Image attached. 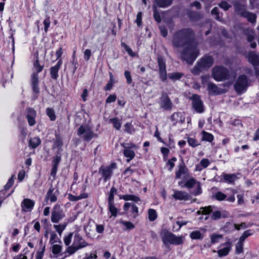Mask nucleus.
Here are the masks:
<instances>
[{
	"label": "nucleus",
	"mask_w": 259,
	"mask_h": 259,
	"mask_svg": "<svg viewBox=\"0 0 259 259\" xmlns=\"http://www.w3.org/2000/svg\"><path fill=\"white\" fill-rule=\"evenodd\" d=\"M194 33L189 28L183 29L176 32L173 36L172 44L174 47H185L193 42Z\"/></svg>",
	"instance_id": "f257e3e1"
},
{
	"label": "nucleus",
	"mask_w": 259,
	"mask_h": 259,
	"mask_svg": "<svg viewBox=\"0 0 259 259\" xmlns=\"http://www.w3.org/2000/svg\"><path fill=\"white\" fill-rule=\"evenodd\" d=\"M199 53L197 45L193 41L185 47L181 52V58L189 64H192Z\"/></svg>",
	"instance_id": "f03ea898"
},
{
	"label": "nucleus",
	"mask_w": 259,
	"mask_h": 259,
	"mask_svg": "<svg viewBox=\"0 0 259 259\" xmlns=\"http://www.w3.org/2000/svg\"><path fill=\"white\" fill-rule=\"evenodd\" d=\"M213 63V59L210 56H205L197 62L192 72L195 74H198L200 72L210 68Z\"/></svg>",
	"instance_id": "7ed1b4c3"
},
{
	"label": "nucleus",
	"mask_w": 259,
	"mask_h": 259,
	"mask_svg": "<svg viewBox=\"0 0 259 259\" xmlns=\"http://www.w3.org/2000/svg\"><path fill=\"white\" fill-rule=\"evenodd\" d=\"M160 235L162 240L165 245L169 244L180 245L183 244L184 242L183 237L177 236L166 230H163L160 233Z\"/></svg>",
	"instance_id": "20e7f679"
},
{
	"label": "nucleus",
	"mask_w": 259,
	"mask_h": 259,
	"mask_svg": "<svg viewBox=\"0 0 259 259\" xmlns=\"http://www.w3.org/2000/svg\"><path fill=\"white\" fill-rule=\"evenodd\" d=\"M211 75L215 80L221 81L228 78L229 71L224 67L217 66L212 69Z\"/></svg>",
	"instance_id": "39448f33"
},
{
	"label": "nucleus",
	"mask_w": 259,
	"mask_h": 259,
	"mask_svg": "<svg viewBox=\"0 0 259 259\" xmlns=\"http://www.w3.org/2000/svg\"><path fill=\"white\" fill-rule=\"evenodd\" d=\"M248 85V80L246 75H240L234 84V88L238 94L245 91Z\"/></svg>",
	"instance_id": "423d86ee"
},
{
	"label": "nucleus",
	"mask_w": 259,
	"mask_h": 259,
	"mask_svg": "<svg viewBox=\"0 0 259 259\" xmlns=\"http://www.w3.org/2000/svg\"><path fill=\"white\" fill-rule=\"evenodd\" d=\"M65 214L59 205L56 204L53 208L51 214V221L54 223H57L61 221Z\"/></svg>",
	"instance_id": "0eeeda50"
},
{
	"label": "nucleus",
	"mask_w": 259,
	"mask_h": 259,
	"mask_svg": "<svg viewBox=\"0 0 259 259\" xmlns=\"http://www.w3.org/2000/svg\"><path fill=\"white\" fill-rule=\"evenodd\" d=\"M246 58L247 59L248 62L250 63L257 70L259 66V56L256 52L254 51H249L244 54Z\"/></svg>",
	"instance_id": "6e6552de"
},
{
	"label": "nucleus",
	"mask_w": 259,
	"mask_h": 259,
	"mask_svg": "<svg viewBox=\"0 0 259 259\" xmlns=\"http://www.w3.org/2000/svg\"><path fill=\"white\" fill-rule=\"evenodd\" d=\"M159 103L160 107L164 110H170L172 108V103L166 93H162Z\"/></svg>",
	"instance_id": "1a4fd4ad"
},
{
	"label": "nucleus",
	"mask_w": 259,
	"mask_h": 259,
	"mask_svg": "<svg viewBox=\"0 0 259 259\" xmlns=\"http://www.w3.org/2000/svg\"><path fill=\"white\" fill-rule=\"evenodd\" d=\"M158 64L160 78L161 80L164 81L166 80L167 78V74L166 71L165 61L164 59L161 56H158Z\"/></svg>",
	"instance_id": "9d476101"
},
{
	"label": "nucleus",
	"mask_w": 259,
	"mask_h": 259,
	"mask_svg": "<svg viewBox=\"0 0 259 259\" xmlns=\"http://www.w3.org/2000/svg\"><path fill=\"white\" fill-rule=\"evenodd\" d=\"M72 244L78 249L85 247L89 245L78 233L75 234Z\"/></svg>",
	"instance_id": "9b49d317"
},
{
	"label": "nucleus",
	"mask_w": 259,
	"mask_h": 259,
	"mask_svg": "<svg viewBox=\"0 0 259 259\" xmlns=\"http://www.w3.org/2000/svg\"><path fill=\"white\" fill-rule=\"evenodd\" d=\"M192 100L193 101L192 105L193 108L197 112L202 113L204 111L202 102L200 99L199 96L196 95H194L192 97Z\"/></svg>",
	"instance_id": "f8f14e48"
},
{
	"label": "nucleus",
	"mask_w": 259,
	"mask_h": 259,
	"mask_svg": "<svg viewBox=\"0 0 259 259\" xmlns=\"http://www.w3.org/2000/svg\"><path fill=\"white\" fill-rule=\"evenodd\" d=\"M77 132L78 135L84 134L83 137L85 140H91L95 135L91 128L88 126H80L78 129Z\"/></svg>",
	"instance_id": "ddd939ff"
},
{
	"label": "nucleus",
	"mask_w": 259,
	"mask_h": 259,
	"mask_svg": "<svg viewBox=\"0 0 259 259\" xmlns=\"http://www.w3.org/2000/svg\"><path fill=\"white\" fill-rule=\"evenodd\" d=\"M116 164L113 163L107 167L104 168L101 167L100 169V171L101 172L105 181H106L111 177L112 174V170L116 168Z\"/></svg>",
	"instance_id": "4468645a"
},
{
	"label": "nucleus",
	"mask_w": 259,
	"mask_h": 259,
	"mask_svg": "<svg viewBox=\"0 0 259 259\" xmlns=\"http://www.w3.org/2000/svg\"><path fill=\"white\" fill-rule=\"evenodd\" d=\"M34 205V202L28 198L24 199L21 203L22 210L24 212L30 211Z\"/></svg>",
	"instance_id": "2eb2a0df"
},
{
	"label": "nucleus",
	"mask_w": 259,
	"mask_h": 259,
	"mask_svg": "<svg viewBox=\"0 0 259 259\" xmlns=\"http://www.w3.org/2000/svg\"><path fill=\"white\" fill-rule=\"evenodd\" d=\"M207 90L209 94L212 95H217L224 93L223 89H220L212 82H209L208 83Z\"/></svg>",
	"instance_id": "dca6fc26"
},
{
	"label": "nucleus",
	"mask_w": 259,
	"mask_h": 259,
	"mask_svg": "<svg viewBox=\"0 0 259 259\" xmlns=\"http://www.w3.org/2000/svg\"><path fill=\"white\" fill-rule=\"evenodd\" d=\"M172 196L174 199L179 200H187L189 198V195L187 192L178 190H174Z\"/></svg>",
	"instance_id": "f3484780"
},
{
	"label": "nucleus",
	"mask_w": 259,
	"mask_h": 259,
	"mask_svg": "<svg viewBox=\"0 0 259 259\" xmlns=\"http://www.w3.org/2000/svg\"><path fill=\"white\" fill-rule=\"evenodd\" d=\"M36 112L32 108L27 109V119L29 125L33 126L35 124V118L36 117Z\"/></svg>",
	"instance_id": "a211bd4d"
},
{
	"label": "nucleus",
	"mask_w": 259,
	"mask_h": 259,
	"mask_svg": "<svg viewBox=\"0 0 259 259\" xmlns=\"http://www.w3.org/2000/svg\"><path fill=\"white\" fill-rule=\"evenodd\" d=\"M247 40L250 43V47L251 48H255L256 47V44L255 42H252L254 39L255 33L252 30H247L246 32Z\"/></svg>",
	"instance_id": "6ab92c4d"
},
{
	"label": "nucleus",
	"mask_w": 259,
	"mask_h": 259,
	"mask_svg": "<svg viewBox=\"0 0 259 259\" xmlns=\"http://www.w3.org/2000/svg\"><path fill=\"white\" fill-rule=\"evenodd\" d=\"M188 172V169L184 163L179 165V169L176 171V178L180 179L182 176L186 175Z\"/></svg>",
	"instance_id": "aec40b11"
},
{
	"label": "nucleus",
	"mask_w": 259,
	"mask_h": 259,
	"mask_svg": "<svg viewBox=\"0 0 259 259\" xmlns=\"http://www.w3.org/2000/svg\"><path fill=\"white\" fill-rule=\"evenodd\" d=\"M122 145L124 148H125L124 150L123 154L127 158V162H128L135 157V152L134 151L128 149L127 147L125 146L123 144H122Z\"/></svg>",
	"instance_id": "412c9836"
},
{
	"label": "nucleus",
	"mask_w": 259,
	"mask_h": 259,
	"mask_svg": "<svg viewBox=\"0 0 259 259\" xmlns=\"http://www.w3.org/2000/svg\"><path fill=\"white\" fill-rule=\"evenodd\" d=\"M54 191V189L53 187H50L46 196L45 199L46 200L50 199L52 202L57 201V195L55 193H53Z\"/></svg>",
	"instance_id": "4be33fe9"
},
{
	"label": "nucleus",
	"mask_w": 259,
	"mask_h": 259,
	"mask_svg": "<svg viewBox=\"0 0 259 259\" xmlns=\"http://www.w3.org/2000/svg\"><path fill=\"white\" fill-rule=\"evenodd\" d=\"M38 76L37 73H34L32 78V85L33 91L36 93H38L39 89L38 85Z\"/></svg>",
	"instance_id": "5701e85b"
},
{
	"label": "nucleus",
	"mask_w": 259,
	"mask_h": 259,
	"mask_svg": "<svg viewBox=\"0 0 259 259\" xmlns=\"http://www.w3.org/2000/svg\"><path fill=\"white\" fill-rule=\"evenodd\" d=\"M231 244L228 243L227 246L218 251V256L220 257L226 256L231 250Z\"/></svg>",
	"instance_id": "b1692460"
},
{
	"label": "nucleus",
	"mask_w": 259,
	"mask_h": 259,
	"mask_svg": "<svg viewBox=\"0 0 259 259\" xmlns=\"http://www.w3.org/2000/svg\"><path fill=\"white\" fill-rule=\"evenodd\" d=\"M235 10L239 14L241 15H244V13L247 11H245V7L243 4H240L238 3H236L234 5Z\"/></svg>",
	"instance_id": "393cba45"
},
{
	"label": "nucleus",
	"mask_w": 259,
	"mask_h": 259,
	"mask_svg": "<svg viewBox=\"0 0 259 259\" xmlns=\"http://www.w3.org/2000/svg\"><path fill=\"white\" fill-rule=\"evenodd\" d=\"M157 5L159 7H166L169 6L172 0H155Z\"/></svg>",
	"instance_id": "a878e982"
},
{
	"label": "nucleus",
	"mask_w": 259,
	"mask_h": 259,
	"mask_svg": "<svg viewBox=\"0 0 259 259\" xmlns=\"http://www.w3.org/2000/svg\"><path fill=\"white\" fill-rule=\"evenodd\" d=\"M109 122L112 123L113 125V127L117 130H119L121 122L120 120L117 118H113L109 119Z\"/></svg>",
	"instance_id": "bb28decb"
},
{
	"label": "nucleus",
	"mask_w": 259,
	"mask_h": 259,
	"mask_svg": "<svg viewBox=\"0 0 259 259\" xmlns=\"http://www.w3.org/2000/svg\"><path fill=\"white\" fill-rule=\"evenodd\" d=\"M88 197V195L87 193H82L79 196H74L72 195H69L68 198L71 201H77L79 199L87 198Z\"/></svg>",
	"instance_id": "cd10ccee"
},
{
	"label": "nucleus",
	"mask_w": 259,
	"mask_h": 259,
	"mask_svg": "<svg viewBox=\"0 0 259 259\" xmlns=\"http://www.w3.org/2000/svg\"><path fill=\"white\" fill-rule=\"evenodd\" d=\"M40 142L38 137H33L30 139L29 144L33 148H35L40 144Z\"/></svg>",
	"instance_id": "c85d7f7f"
},
{
	"label": "nucleus",
	"mask_w": 259,
	"mask_h": 259,
	"mask_svg": "<svg viewBox=\"0 0 259 259\" xmlns=\"http://www.w3.org/2000/svg\"><path fill=\"white\" fill-rule=\"evenodd\" d=\"M190 236L192 239H202L203 237L202 234L199 231L192 232Z\"/></svg>",
	"instance_id": "c756f323"
},
{
	"label": "nucleus",
	"mask_w": 259,
	"mask_h": 259,
	"mask_svg": "<svg viewBox=\"0 0 259 259\" xmlns=\"http://www.w3.org/2000/svg\"><path fill=\"white\" fill-rule=\"evenodd\" d=\"M109 210L111 213L112 216L115 217L117 216L118 210L113 204V202H108Z\"/></svg>",
	"instance_id": "7c9ffc66"
},
{
	"label": "nucleus",
	"mask_w": 259,
	"mask_h": 259,
	"mask_svg": "<svg viewBox=\"0 0 259 259\" xmlns=\"http://www.w3.org/2000/svg\"><path fill=\"white\" fill-rule=\"evenodd\" d=\"M244 17L247 18L248 20L251 23H255L256 21V15L254 14L246 12L243 15Z\"/></svg>",
	"instance_id": "2f4dec72"
},
{
	"label": "nucleus",
	"mask_w": 259,
	"mask_h": 259,
	"mask_svg": "<svg viewBox=\"0 0 259 259\" xmlns=\"http://www.w3.org/2000/svg\"><path fill=\"white\" fill-rule=\"evenodd\" d=\"M223 238V235L213 233L210 235V241L212 244H214L219 242V240Z\"/></svg>",
	"instance_id": "473e14b6"
},
{
	"label": "nucleus",
	"mask_w": 259,
	"mask_h": 259,
	"mask_svg": "<svg viewBox=\"0 0 259 259\" xmlns=\"http://www.w3.org/2000/svg\"><path fill=\"white\" fill-rule=\"evenodd\" d=\"M67 224L63 223L60 225H54V228L56 229V231L58 233L60 236H61L63 231L65 229Z\"/></svg>",
	"instance_id": "72a5a7b5"
},
{
	"label": "nucleus",
	"mask_w": 259,
	"mask_h": 259,
	"mask_svg": "<svg viewBox=\"0 0 259 259\" xmlns=\"http://www.w3.org/2000/svg\"><path fill=\"white\" fill-rule=\"evenodd\" d=\"M157 217V213L155 210L149 209L148 210V219L150 221H153Z\"/></svg>",
	"instance_id": "f704fd0d"
},
{
	"label": "nucleus",
	"mask_w": 259,
	"mask_h": 259,
	"mask_svg": "<svg viewBox=\"0 0 259 259\" xmlns=\"http://www.w3.org/2000/svg\"><path fill=\"white\" fill-rule=\"evenodd\" d=\"M197 182H197L195 179L191 178L186 182L185 186L188 188H191L194 186L197 183Z\"/></svg>",
	"instance_id": "c9c22d12"
},
{
	"label": "nucleus",
	"mask_w": 259,
	"mask_h": 259,
	"mask_svg": "<svg viewBox=\"0 0 259 259\" xmlns=\"http://www.w3.org/2000/svg\"><path fill=\"white\" fill-rule=\"evenodd\" d=\"M227 216L226 215H224V214H222L221 211L217 210L212 212L211 218L213 220H217L222 217L225 218Z\"/></svg>",
	"instance_id": "e433bc0d"
},
{
	"label": "nucleus",
	"mask_w": 259,
	"mask_h": 259,
	"mask_svg": "<svg viewBox=\"0 0 259 259\" xmlns=\"http://www.w3.org/2000/svg\"><path fill=\"white\" fill-rule=\"evenodd\" d=\"M203 135L202 140L208 142H211L213 139V136L211 134L207 133L205 131H202Z\"/></svg>",
	"instance_id": "4c0bfd02"
},
{
	"label": "nucleus",
	"mask_w": 259,
	"mask_h": 259,
	"mask_svg": "<svg viewBox=\"0 0 259 259\" xmlns=\"http://www.w3.org/2000/svg\"><path fill=\"white\" fill-rule=\"evenodd\" d=\"M224 180L230 183H233L235 179H236V177L235 175H227L225 174L223 176Z\"/></svg>",
	"instance_id": "58836bf2"
},
{
	"label": "nucleus",
	"mask_w": 259,
	"mask_h": 259,
	"mask_svg": "<svg viewBox=\"0 0 259 259\" xmlns=\"http://www.w3.org/2000/svg\"><path fill=\"white\" fill-rule=\"evenodd\" d=\"M50 235V243L51 244H53L57 242H60L59 239L57 237V234L55 232H51Z\"/></svg>",
	"instance_id": "ea45409f"
},
{
	"label": "nucleus",
	"mask_w": 259,
	"mask_h": 259,
	"mask_svg": "<svg viewBox=\"0 0 259 259\" xmlns=\"http://www.w3.org/2000/svg\"><path fill=\"white\" fill-rule=\"evenodd\" d=\"M183 74L180 72H174L169 74V77L172 80H175L181 78Z\"/></svg>",
	"instance_id": "a19ab883"
},
{
	"label": "nucleus",
	"mask_w": 259,
	"mask_h": 259,
	"mask_svg": "<svg viewBox=\"0 0 259 259\" xmlns=\"http://www.w3.org/2000/svg\"><path fill=\"white\" fill-rule=\"evenodd\" d=\"M243 243L238 241L236 245L235 251L237 254H240L243 251Z\"/></svg>",
	"instance_id": "79ce46f5"
},
{
	"label": "nucleus",
	"mask_w": 259,
	"mask_h": 259,
	"mask_svg": "<svg viewBox=\"0 0 259 259\" xmlns=\"http://www.w3.org/2000/svg\"><path fill=\"white\" fill-rule=\"evenodd\" d=\"M47 114L52 121L55 120L56 115L54 111L52 109L47 108Z\"/></svg>",
	"instance_id": "37998d69"
},
{
	"label": "nucleus",
	"mask_w": 259,
	"mask_h": 259,
	"mask_svg": "<svg viewBox=\"0 0 259 259\" xmlns=\"http://www.w3.org/2000/svg\"><path fill=\"white\" fill-rule=\"evenodd\" d=\"M59 68L55 66L52 67L51 68V76L54 79H57L58 77V72Z\"/></svg>",
	"instance_id": "c03bdc74"
},
{
	"label": "nucleus",
	"mask_w": 259,
	"mask_h": 259,
	"mask_svg": "<svg viewBox=\"0 0 259 259\" xmlns=\"http://www.w3.org/2000/svg\"><path fill=\"white\" fill-rule=\"evenodd\" d=\"M73 236V233H70L68 235L65 236L64 238V242L66 246H68L71 242Z\"/></svg>",
	"instance_id": "a18cd8bd"
},
{
	"label": "nucleus",
	"mask_w": 259,
	"mask_h": 259,
	"mask_svg": "<svg viewBox=\"0 0 259 259\" xmlns=\"http://www.w3.org/2000/svg\"><path fill=\"white\" fill-rule=\"evenodd\" d=\"M121 46L124 48V50L128 53V54L132 57L135 56V53L132 51V49L125 43H122Z\"/></svg>",
	"instance_id": "49530a36"
},
{
	"label": "nucleus",
	"mask_w": 259,
	"mask_h": 259,
	"mask_svg": "<svg viewBox=\"0 0 259 259\" xmlns=\"http://www.w3.org/2000/svg\"><path fill=\"white\" fill-rule=\"evenodd\" d=\"M226 197L227 196L221 192H217L214 195L215 198L219 201L224 200Z\"/></svg>",
	"instance_id": "de8ad7c7"
},
{
	"label": "nucleus",
	"mask_w": 259,
	"mask_h": 259,
	"mask_svg": "<svg viewBox=\"0 0 259 259\" xmlns=\"http://www.w3.org/2000/svg\"><path fill=\"white\" fill-rule=\"evenodd\" d=\"M124 131L125 132L132 134L134 132L131 123H126L124 124Z\"/></svg>",
	"instance_id": "09e8293b"
},
{
	"label": "nucleus",
	"mask_w": 259,
	"mask_h": 259,
	"mask_svg": "<svg viewBox=\"0 0 259 259\" xmlns=\"http://www.w3.org/2000/svg\"><path fill=\"white\" fill-rule=\"evenodd\" d=\"M61 246L58 244H54L52 246V252L54 254H57L60 252Z\"/></svg>",
	"instance_id": "8fccbe9b"
},
{
	"label": "nucleus",
	"mask_w": 259,
	"mask_h": 259,
	"mask_svg": "<svg viewBox=\"0 0 259 259\" xmlns=\"http://www.w3.org/2000/svg\"><path fill=\"white\" fill-rule=\"evenodd\" d=\"M251 233L249 230L245 231L243 235L240 237L239 241L243 243V241L245 240V239L251 235Z\"/></svg>",
	"instance_id": "3c124183"
},
{
	"label": "nucleus",
	"mask_w": 259,
	"mask_h": 259,
	"mask_svg": "<svg viewBox=\"0 0 259 259\" xmlns=\"http://www.w3.org/2000/svg\"><path fill=\"white\" fill-rule=\"evenodd\" d=\"M116 192V189L113 187L110 190V193L108 197V202H113L114 194Z\"/></svg>",
	"instance_id": "603ef678"
},
{
	"label": "nucleus",
	"mask_w": 259,
	"mask_h": 259,
	"mask_svg": "<svg viewBox=\"0 0 259 259\" xmlns=\"http://www.w3.org/2000/svg\"><path fill=\"white\" fill-rule=\"evenodd\" d=\"M120 223L123 224L126 227V229L131 230L135 227L134 224L130 222L120 221Z\"/></svg>",
	"instance_id": "864d4df0"
},
{
	"label": "nucleus",
	"mask_w": 259,
	"mask_h": 259,
	"mask_svg": "<svg viewBox=\"0 0 259 259\" xmlns=\"http://www.w3.org/2000/svg\"><path fill=\"white\" fill-rule=\"evenodd\" d=\"M79 250L77 249L76 247H75L73 244L71 246H70L68 247L67 249V252L69 254H72L75 253L77 250Z\"/></svg>",
	"instance_id": "5fc2aeb1"
},
{
	"label": "nucleus",
	"mask_w": 259,
	"mask_h": 259,
	"mask_svg": "<svg viewBox=\"0 0 259 259\" xmlns=\"http://www.w3.org/2000/svg\"><path fill=\"white\" fill-rule=\"evenodd\" d=\"M201 209H202V214H207L210 213L212 211V207L210 206L205 207H201Z\"/></svg>",
	"instance_id": "6e6d98bb"
},
{
	"label": "nucleus",
	"mask_w": 259,
	"mask_h": 259,
	"mask_svg": "<svg viewBox=\"0 0 259 259\" xmlns=\"http://www.w3.org/2000/svg\"><path fill=\"white\" fill-rule=\"evenodd\" d=\"M219 6L223 9L225 11H227L228 10L230 7H231V5H230L229 4H228L227 2H222L220 4H219Z\"/></svg>",
	"instance_id": "4d7b16f0"
},
{
	"label": "nucleus",
	"mask_w": 259,
	"mask_h": 259,
	"mask_svg": "<svg viewBox=\"0 0 259 259\" xmlns=\"http://www.w3.org/2000/svg\"><path fill=\"white\" fill-rule=\"evenodd\" d=\"M132 212L134 214L133 217L135 218L138 215V208L135 204H133L131 205Z\"/></svg>",
	"instance_id": "13d9d810"
},
{
	"label": "nucleus",
	"mask_w": 259,
	"mask_h": 259,
	"mask_svg": "<svg viewBox=\"0 0 259 259\" xmlns=\"http://www.w3.org/2000/svg\"><path fill=\"white\" fill-rule=\"evenodd\" d=\"M92 53L90 49H87L84 52V58L87 61H89L91 56Z\"/></svg>",
	"instance_id": "bf43d9fd"
},
{
	"label": "nucleus",
	"mask_w": 259,
	"mask_h": 259,
	"mask_svg": "<svg viewBox=\"0 0 259 259\" xmlns=\"http://www.w3.org/2000/svg\"><path fill=\"white\" fill-rule=\"evenodd\" d=\"M34 65L35 70L37 72V73L40 72L42 70V66L39 64L38 61L37 60H36L35 62Z\"/></svg>",
	"instance_id": "052dcab7"
},
{
	"label": "nucleus",
	"mask_w": 259,
	"mask_h": 259,
	"mask_svg": "<svg viewBox=\"0 0 259 259\" xmlns=\"http://www.w3.org/2000/svg\"><path fill=\"white\" fill-rule=\"evenodd\" d=\"M187 141H188L189 144L193 147H196V146H197L198 145V144L197 143V142L195 139H194L193 138H188Z\"/></svg>",
	"instance_id": "680f3d73"
},
{
	"label": "nucleus",
	"mask_w": 259,
	"mask_h": 259,
	"mask_svg": "<svg viewBox=\"0 0 259 259\" xmlns=\"http://www.w3.org/2000/svg\"><path fill=\"white\" fill-rule=\"evenodd\" d=\"M124 76L126 79L127 83L130 84L132 82V79L131 76L130 72L128 71H125L124 72Z\"/></svg>",
	"instance_id": "e2e57ef3"
},
{
	"label": "nucleus",
	"mask_w": 259,
	"mask_h": 259,
	"mask_svg": "<svg viewBox=\"0 0 259 259\" xmlns=\"http://www.w3.org/2000/svg\"><path fill=\"white\" fill-rule=\"evenodd\" d=\"M177 160L176 158L173 157L171 159L169 160L167 163L168 165H169L170 167L169 168V170H171L173 167L175 166L174 162Z\"/></svg>",
	"instance_id": "0e129e2a"
},
{
	"label": "nucleus",
	"mask_w": 259,
	"mask_h": 259,
	"mask_svg": "<svg viewBox=\"0 0 259 259\" xmlns=\"http://www.w3.org/2000/svg\"><path fill=\"white\" fill-rule=\"evenodd\" d=\"M196 190L194 191L193 194L195 195H197L201 193V188L200 184L199 182H197V183L196 184Z\"/></svg>",
	"instance_id": "69168bd1"
},
{
	"label": "nucleus",
	"mask_w": 259,
	"mask_h": 259,
	"mask_svg": "<svg viewBox=\"0 0 259 259\" xmlns=\"http://www.w3.org/2000/svg\"><path fill=\"white\" fill-rule=\"evenodd\" d=\"M209 164V161L207 159L204 158L200 162V164L203 168H206Z\"/></svg>",
	"instance_id": "338daca9"
},
{
	"label": "nucleus",
	"mask_w": 259,
	"mask_h": 259,
	"mask_svg": "<svg viewBox=\"0 0 259 259\" xmlns=\"http://www.w3.org/2000/svg\"><path fill=\"white\" fill-rule=\"evenodd\" d=\"M159 29L160 31L161 34L164 36L165 37L167 35V31L165 27L163 26H159Z\"/></svg>",
	"instance_id": "774afa93"
}]
</instances>
